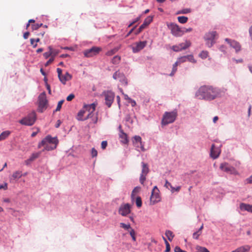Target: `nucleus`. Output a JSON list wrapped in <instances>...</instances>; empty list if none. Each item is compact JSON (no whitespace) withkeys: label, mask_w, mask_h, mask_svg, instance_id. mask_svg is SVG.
Listing matches in <instances>:
<instances>
[{"label":"nucleus","mask_w":252,"mask_h":252,"mask_svg":"<svg viewBox=\"0 0 252 252\" xmlns=\"http://www.w3.org/2000/svg\"><path fill=\"white\" fill-rule=\"evenodd\" d=\"M221 90L217 87L210 85L201 86L195 94V96L200 99L212 100L220 96Z\"/></svg>","instance_id":"f257e3e1"},{"label":"nucleus","mask_w":252,"mask_h":252,"mask_svg":"<svg viewBox=\"0 0 252 252\" xmlns=\"http://www.w3.org/2000/svg\"><path fill=\"white\" fill-rule=\"evenodd\" d=\"M96 105L94 103L84 105L83 108L77 114L76 119L79 121H84L92 119V122L96 124L97 122V113H95Z\"/></svg>","instance_id":"f03ea898"},{"label":"nucleus","mask_w":252,"mask_h":252,"mask_svg":"<svg viewBox=\"0 0 252 252\" xmlns=\"http://www.w3.org/2000/svg\"><path fill=\"white\" fill-rule=\"evenodd\" d=\"M59 143V140L57 137H52L51 135H48L38 144V147L40 148L44 147V150L51 151L55 149Z\"/></svg>","instance_id":"7ed1b4c3"},{"label":"nucleus","mask_w":252,"mask_h":252,"mask_svg":"<svg viewBox=\"0 0 252 252\" xmlns=\"http://www.w3.org/2000/svg\"><path fill=\"white\" fill-rule=\"evenodd\" d=\"M36 119L35 112L33 111L30 113L27 117L19 121V123L26 126H32L34 124Z\"/></svg>","instance_id":"20e7f679"},{"label":"nucleus","mask_w":252,"mask_h":252,"mask_svg":"<svg viewBox=\"0 0 252 252\" xmlns=\"http://www.w3.org/2000/svg\"><path fill=\"white\" fill-rule=\"evenodd\" d=\"M177 117V112L175 111L165 112L162 120V125H166L174 122Z\"/></svg>","instance_id":"39448f33"},{"label":"nucleus","mask_w":252,"mask_h":252,"mask_svg":"<svg viewBox=\"0 0 252 252\" xmlns=\"http://www.w3.org/2000/svg\"><path fill=\"white\" fill-rule=\"evenodd\" d=\"M218 37V33L216 31L209 32L204 36V39L208 47H211L215 43V39Z\"/></svg>","instance_id":"423d86ee"},{"label":"nucleus","mask_w":252,"mask_h":252,"mask_svg":"<svg viewBox=\"0 0 252 252\" xmlns=\"http://www.w3.org/2000/svg\"><path fill=\"white\" fill-rule=\"evenodd\" d=\"M159 193V189L157 186H155L152 190L150 197V205H154L160 201V196Z\"/></svg>","instance_id":"0eeeda50"},{"label":"nucleus","mask_w":252,"mask_h":252,"mask_svg":"<svg viewBox=\"0 0 252 252\" xmlns=\"http://www.w3.org/2000/svg\"><path fill=\"white\" fill-rule=\"evenodd\" d=\"M38 111L42 112L47 107V100L45 93L41 94L38 96Z\"/></svg>","instance_id":"6e6552de"},{"label":"nucleus","mask_w":252,"mask_h":252,"mask_svg":"<svg viewBox=\"0 0 252 252\" xmlns=\"http://www.w3.org/2000/svg\"><path fill=\"white\" fill-rule=\"evenodd\" d=\"M220 168L222 171H224L227 173L234 175H237L238 174V172L234 167L230 166L228 163L226 162L221 163Z\"/></svg>","instance_id":"1a4fd4ad"},{"label":"nucleus","mask_w":252,"mask_h":252,"mask_svg":"<svg viewBox=\"0 0 252 252\" xmlns=\"http://www.w3.org/2000/svg\"><path fill=\"white\" fill-rule=\"evenodd\" d=\"M169 29L171 30V33L177 37L181 36L183 35L182 30L176 24L171 23L168 25Z\"/></svg>","instance_id":"9d476101"},{"label":"nucleus","mask_w":252,"mask_h":252,"mask_svg":"<svg viewBox=\"0 0 252 252\" xmlns=\"http://www.w3.org/2000/svg\"><path fill=\"white\" fill-rule=\"evenodd\" d=\"M101 50L102 49L100 47L94 46L84 51V54L86 57H92L98 54Z\"/></svg>","instance_id":"9b49d317"},{"label":"nucleus","mask_w":252,"mask_h":252,"mask_svg":"<svg viewBox=\"0 0 252 252\" xmlns=\"http://www.w3.org/2000/svg\"><path fill=\"white\" fill-rule=\"evenodd\" d=\"M103 95L105 97L106 105L108 107H110L114 101L115 97L114 94L111 91H106L103 93Z\"/></svg>","instance_id":"f8f14e48"},{"label":"nucleus","mask_w":252,"mask_h":252,"mask_svg":"<svg viewBox=\"0 0 252 252\" xmlns=\"http://www.w3.org/2000/svg\"><path fill=\"white\" fill-rule=\"evenodd\" d=\"M142 172L140 177V182L141 184L143 185L145 181L146 180V177L149 172L148 165L147 163L142 162Z\"/></svg>","instance_id":"ddd939ff"},{"label":"nucleus","mask_w":252,"mask_h":252,"mask_svg":"<svg viewBox=\"0 0 252 252\" xmlns=\"http://www.w3.org/2000/svg\"><path fill=\"white\" fill-rule=\"evenodd\" d=\"M113 78L115 80H118L122 85L126 86L127 84V80L124 74L119 71H116L114 73Z\"/></svg>","instance_id":"4468645a"},{"label":"nucleus","mask_w":252,"mask_h":252,"mask_svg":"<svg viewBox=\"0 0 252 252\" xmlns=\"http://www.w3.org/2000/svg\"><path fill=\"white\" fill-rule=\"evenodd\" d=\"M119 213L123 216H126L130 212V206L129 204H122L119 209Z\"/></svg>","instance_id":"2eb2a0df"},{"label":"nucleus","mask_w":252,"mask_h":252,"mask_svg":"<svg viewBox=\"0 0 252 252\" xmlns=\"http://www.w3.org/2000/svg\"><path fill=\"white\" fill-rule=\"evenodd\" d=\"M147 41H140L136 42L132 46V51L134 53H137L143 49L146 45Z\"/></svg>","instance_id":"dca6fc26"},{"label":"nucleus","mask_w":252,"mask_h":252,"mask_svg":"<svg viewBox=\"0 0 252 252\" xmlns=\"http://www.w3.org/2000/svg\"><path fill=\"white\" fill-rule=\"evenodd\" d=\"M221 152V150L219 148L216 147L214 144L211 146L210 156L213 159L218 158Z\"/></svg>","instance_id":"f3484780"},{"label":"nucleus","mask_w":252,"mask_h":252,"mask_svg":"<svg viewBox=\"0 0 252 252\" xmlns=\"http://www.w3.org/2000/svg\"><path fill=\"white\" fill-rule=\"evenodd\" d=\"M225 40L228 42L231 47L235 49L236 52H238L241 50V46L240 44L234 40H231L228 38H226Z\"/></svg>","instance_id":"a211bd4d"},{"label":"nucleus","mask_w":252,"mask_h":252,"mask_svg":"<svg viewBox=\"0 0 252 252\" xmlns=\"http://www.w3.org/2000/svg\"><path fill=\"white\" fill-rule=\"evenodd\" d=\"M121 126H120L119 128L120 129L119 138L120 141L123 144H127L128 143L127 136L123 130L122 129Z\"/></svg>","instance_id":"6ab92c4d"},{"label":"nucleus","mask_w":252,"mask_h":252,"mask_svg":"<svg viewBox=\"0 0 252 252\" xmlns=\"http://www.w3.org/2000/svg\"><path fill=\"white\" fill-rule=\"evenodd\" d=\"M142 139L140 136H135L133 137V143L134 145L137 148H139V145H137V144H139L140 145V148L141 150L144 151V147L142 144Z\"/></svg>","instance_id":"aec40b11"},{"label":"nucleus","mask_w":252,"mask_h":252,"mask_svg":"<svg viewBox=\"0 0 252 252\" xmlns=\"http://www.w3.org/2000/svg\"><path fill=\"white\" fill-rule=\"evenodd\" d=\"M71 78L72 75L68 72H66L65 74L63 75L59 79L63 84H65L66 82L71 80Z\"/></svg>","instance_id":"412c9836"},{"label":"nucleus","mask_w":252,"mask_h":252,"mask_svg":"<svg viewBox=\"0 0 252 252\" xmlns=\"http://www.w3.org/2000/svg\"><path fill=\"white\" fill-rule=\"evenodd\" d=\"M240 208L242 211H247L252 213V205L242 203L240 205Z\"/></svg>","instance_id":"4be33fe9"},{"label":"nucleus","mask_w":252,"mask_h":252,"mask_svg":"<svg viewBox=\"0 0 252 252\" xmlns=\"http://www.w3.org/2000/svg\"><path fill=\"white\" fill-rule=\"evenodd\" d=\"M22 176V171H16L14 172L12 176L10 177V181H14L20 179Z\"/></svg>","instance_id":"5701e85b"},{"label":"nucleus","mask_w":252,"mask_h":252,"mask_svg":"<svg viewBox=\"0 0 252 252\" xmlns=\"http://www.w3.org/2000/svg\"><path fill=\"white\" fill-rule=\"evenodd\" d=\"M153 21L152 16L147 17L144 20L143 23L140 26L141 29H145Z\"/></svg>","instance_id":"b1692460"},{"label":"nucleus","mask_w":252,"mask_h":252,"mask_svg":"<svg viewBox=\"0 0 252 252\" xmlns=\"http://www.w3.org/2000/svg\"><path fill=\"white\" fill-rule=\"evenodd\" d=\"M250 250V247L249 245H245L237 248L236 252H248Z\"/></svg>","instance_id":"393cba45"},{"label":"nucleus","mask_w":252,"mask_h":252,"mask_svg":"<svg viewBox=\"0 0 252 252\" xmlns=\"http://www.w3.org/2000/svg\"><path fill=\"white\" fill-rule=\"evenodd\" d=\"M191 43L189 41L186 40L185 42L180 43L179 45L181 50H185L190 46Z\"/></svg>","instance_id":"a878e982"},{"label":"nucleus","mask_w":252,"mask_h":252,"mask_svg":"<svg viewBox=\"0 0 252 252\" xmlns=\"http://www.w3.org/2000/svg\"><path fill=\"white\" fill-rule=\"evenodd\" d=\"M203 228V225L202 224L201 226V227H200V228L197 231H196L193 233L192 237H193V239H198L199 236L202 233V230Z\"/></svg>","instance_id":"bb28decb"},{"label":"nucleus","mask_w":252,"mask_h":252,"mask_svg":"<svg viewBox=\"0 0 252 252\" xmlns=\"http://www.w3.org/2000/svg\"><path fill=\"white\" fill-rule=\"evenodd\" d=\"M165 234L170 241H171L174 237L173 232L170 230H166Z\"/></svg>","instance_id":"cd10ccee"},{"label":"nucleus","mask_w":252,"mask_h":252,"mask_svg":"<svg viewBox=\"0 0 252 252\" xmlns=\"http://www.w3.org/2000/svg\"><path fill=\"white\" fill-rule=\"evenodd\" d=\"M10 133V132L8 130L2 132L0 134V141L5 139L9 135Z\"/></svg>","instance_id":"c85d7f7f"},{"label":"nucleus","mask_w":252,"mask_h":252,"mask_svg":"<svg viewBox=\"0 0 252 252\" xmlns=\"http://www.w3.org/2000/svg\"><path fill=\"white\" fill-rule=\"evenodd\" d=\"M177 18L178 21L181 24L187 23L188 20V18L186 16H179Z\"/></svg>","instance_id":"c756f323"},{"label":"nucleus","mask_w":252,"mask_h":252,"mask_svg":"<svg viewBox=\"0 0 252 252\" xmlns=\"http://www.w3.org/2000/svg\"><path fill=\"white\" fill-rule=\"evenodd\" d=\"M39 155H40L39 153H36L32 154V156L30 157V158H29L30 161L32 162V161H33L34 159H35L36 158H38Z\"/></svg>","instance_id":"7c9ffc66"},{"label":"nucleus","mask_w":252,"mask_h":252,"mask_svg":"<svg viewBox=\"0 0 252 252\" xmlns=\"http://www.w3.org/2000/svg\"><path fill=\"white\" fill-rule=\"evenodd\" d=\"M199 56L202 59H205L208 56V52L207 51H202Z\"/></svg>","instance_id":"2f4dec72"},{"label":"nucleus","mask_w":252,"mask_h":252,"mask_svg":"<svg viewBox=\"0 0 252 252\" xmlns=\"http://www.w3.org/2000/svg\"><path fill=\"white\" fill-rule=\"evenodd\" d=\"M120 225L121 227H122L126 230H128L129 229H131V228L130 224H126L123 222H121L120 223Z\"/></svg>","instance_id":"473e14b6"},{"label":"nucleus","mask_w":252,"mask_h":252,"mask_svg":"<svg viewBox=\"0 0 252 252\" xmlns=\"http://www.w3.org/2000/svg\"><path fill=\"white\" fill-rule=\"evenodd\" d=\"M196 249L200 252H210L206 248L199 246H196Z\"/></svg>","instance_id":"72a5a7b5"},{"label":"nucleus","mask_w":252,"mask_h":252,"mask_svg":"<svg viewBox=\"0 0 252 252\" xmlns=\"http://www.w3.org/2000/svg\"><path fill=\"white\" fill-rule=\"evenodd\" d=\"M120 60H121L120 57H119L118 56H116L114 57H113V58L112 59V63L113 64H118L120 62Z\"/></svg>","instance_id":"f704fd0d"},{"label":"nucleus","mask_w":252,"mask_h":252,"mask_svg":"<svg viewBox=\"0 0 252 252\" xmlns=\"http://www.w3.org/2000/svg\"><path fill=\"white\" fill-rule=\"evenodd\" d=\"M118 50V49L117 48H114L110 51H108L106 53V55L107 56H112L113 54H115Z\"/></svg>","instance_id":"c9c22d12"},{"label":"nucleus","mask_w":252,"mask_h":252,"mask_svg":"<svg viewBox=\"0 0 252 252\" xmlns=\"http://www.w3.org/2000/svg\"><path fill=\"white\" fill-rule=\"evenodd\" d=\"M136 206L138 207V208H140L142 206V200H141V198L140 197L138 196V197H137L136 198Z\"/></svg>","instance_id":"e433bc0d"},{"label":"nucleus","mask_w":252,"mask_h":252,"mask_svg":"<svg viewBox=\"0 0 252 252\" xmlns=\"http://www.w3.org/2000/svg\"><path fill=\"white\" fill-rule=\"evenodd\" d=\"M186 57H187V61H189V62L193 63H196V61L194 59L193 55H187V56H186Z\"/></svg>","instance_id":"4c0bfd02"},{"label":"nucleus","mask_w":252,"mask_h":252,"mask_svg":"<svg viewBox=\"0 0 252 252\" xmlns=\"http://www.w3.org/2000/svg\"><path fill=\"white\" fill-rule=\"evenodd\" d=\"M129 234H130L131 237H132V240L134 241H136L135 232L133 229L131 228V229L129 231Z\"/></svg>","instance_id":"58836bf2"},{"label":"nucleus","mask_w":252,"mask_h":252,"mask_svg":"<svg viewBox=\"0 0 252 252\" xmlns=\"http://www.w3.org/2000/svg\"><path fill=\"white\" fill-rule=\"evenodd\" d=\"M42 26V24H35L32 25V28L33 30H36Z\"/></svg>","instance_id":"ea45409f"},{"label":"nucleus","mask_w":252,"mask_h":252,"mask_svg":"<svg viewBox=\"0 0 252 252\" xmlns=\"http://www.w3.org/2000/svg\"><path fill=\"white\" fill-rule=\"evenodd\" d=\"M140 189V187H135L133 189V190L132 191L131 196L133 197L135 195V194H136L137 193H138Z\"/></svg>","instance_id":"a19ab883"},{"label":"nucleus","mask_w":252,"mask_h":252,"mask_svg":"<svg viewBox=\"0 0 252 252\" xmlns=\"http://www.w3.org/2000/svg\"><path fill=\"white\" fill-rule=\"evenodd\" d=\"M191 11L190 9L189 8H185L182 10L180 11H179L177 14H187L190 13Z\"/></svg>","instance_id":"79ce46f5"},{"label":"nucleus","mask_w":252,"mask_h":252,"mask_svg":"<svg viewBox=\"0 0 252 252\" xmlns=\"http://www.w3.org/2000/svg\"><path fill=\"white\" fill-rule=\"evenodd\" d=\"M63 102L64 100H61L60 101H59L57 107L56 109V111H58L60 110Z\"/></svg>","instance_id":"37998d69"},{"label":"nucleus","mask_w":252,"mask_h":252,"mask_svg":"<svg viewBox=\"0 0 252 252\" xmlns=\"http://www.w3.org/2000/svg\"><path fill=\"white\" fill-rule=\"evenodd\" d=\"M91 155L93 158L96 157L97 155V152L96 149L93 148L91 150Z\"/></svg>","instance_id":"c03bdc74"},{"label":"nucleus","mask_w":252,"mask_h":252,"mask_svg":"<svg viewBox=\"0 0 252 252\" xmlns=\"http://www.w3.org/2000/svg\"><path fill=\"white\" fill-rule=\"evenodd\" d=\"M53 54V51H49V52L44 53L43 54V56L45 59H47L50 56H52Z\"/></svg>","instance_id":"a18cd8bd"},{"label":"nucleus","mask_w":252,"mask_h":252,"mask_svg":"<svg viewBox=\"0 0 252 252\" xmlns=\"http://www.w3.org/2000/svg\"><path fill=\"white\" fill-rule=\"evenodd\" d=\"M178 60L180 63H184L187 61L186 56L179 58Z\"/></svg>","instance_id":"49530a36"},{"label":"nucleus","mask_w":252,"mask_h":252,"mask_svg":"<svg viewBox=\"0 0 252 252\" xmlns=\"http://www.w3.org/2000/svg\"><path fill=\"white\" fill-rule=\"evenodd\" d=\"M180 46L178 45H174L171 47V49L175 52H179L181 51L180 48H179Z\"/></svg>","instance_id":"de8ad7c7"},{"label":"nucleus","mask_w":252,"mask_h":252,"mask_svg":"<svg viewBox=\"0 0 252 252\" xmlns=\"http://www.w3.org/2000/svg\"><path fill=\"white\" fill-rule=\"evenodd\" d=\"M166 249L165 252H169L170 251V246L169 243L167 240H165Z\"/></svg>","instance_id":"09e8293b"},{"label":"nucleus","mask_w":252,"mask_h":252,"mask_svg":"<svg viewBox=\"0 0 252 252\" xmlns=\"http://www.w3.org/2000/svg\"><path fill=\"white\" fill-rule=\"evenodd\" d=\"M75 97V95L73 94H70L67 97L66 100L68 101L72 100Z\"/></svg>","instance_id":"8fccbe9b"},{"label":"nucleus","mask_w":252,"mask_h":252,"mask_svg":"<svg viewBox=\"0 0 252 252\" xmlns=\"http://www.w3.org/2000/svg\"><path fill=\"white\" fill-rule=\"evenodd\" d=\"M31 44L32 45L33 48H35L37 47V43L34 44L35 39L33 38H31L30 39Z\"/></svg>","instance_id":"3c124183"},{"label":"nucleus","mask_w":252,"mask_h":252,"mask_svg":"<svg viewBox=\"0 0 252 252\" xmlns=\"http://www.w3.org/2000/svg\"><path fill=\"white\" fill-rule=\"evenodd\" d=\"M107 145V142L106 141H103L101 144V148L104 150L106 148Z\"/></svg>","instance_id":"603ef678"},{"label":"nucleus","mask_w":252,"mask_h":252,"mask_svg":"<svg viewBox=\"0 0 252 252\" xmlns=\"http://www.w3.org/2000/svg\"><path fill=\"white\" fill-rule=\"evenodd\" d=\"M192 31V29L191 28H185L183 30H182V32H183V34L185 33L190 32Z\"/></svg>","instance_id":"864d4df0"},{"label":"nucleus","mask_w":252,"mask_h":252,"mask_svg":"<svg viewBox=\"0 0 252 252\" xmlns=\"http://www.w3.org/2000/svg\"><path fill=\"white\" fill-rule=\"evenodd\" d=\"M174 252H187L185 251H183V250H181V248L178 246H176L174 248Z\"/></svg>","instance_id":"5fc2aeb1"},{"label":"nucleus","mask_w":252,"mask_h":252,"mask_svg":"<svg viewBox=\"0 0 252 252\" xmlns=\"http://www.w3.org/2000/svg\"><path fill=\"white\" fill-rule=\"evenodd\" d=\"M177 70V67H174L173 66V67H172V70L171 72V73L170 74V76H172L174 75V74L175 73V72H176Z\"/></svg>","instance_id":"6e6d98bb"},{"label":"nucleus","mask_w":252,"mask_h":252,"mask_svg":"<svg viewBox=\"0 0 252 252\" xmlns=\"http://www.w3.org/2000/svg\"><path fill=\"white\" fill-rule=\"evenodd\" d=\"M4 189V190H6L7 189V184L5 183L4 184L1 185L0 186V189Z\"/></svg>","instance_id":"4d7b16f0"},{"label":"nucleus","mask_w":252,"mask_h":252,"mask_svg":"<svg viewBox=\"0 0 252 252\" xmlns=\"http://www.w3.org/2000/svg\"><path fill=\"white\" fill-rule=\"evenodd\" d=\"M57 72H58L59 78L60 79V77L63 75H62V70L60 68H57Z\"/></svg>","instance_id":"13d9d810"},{"label":"nucleus","mask_w":252,"mask_h":252,"mask_svg":"<svg viewBox=\"0 0 252 252\" xmlns=\"http://www.w3.org/2000/svg\"><path fill=\"white\" fill-rule=\"evenodd\" d=\"M54 61V58H50L45 63V65L46 66H48L49 64H51Z\"/></svg>","instance_id":"bf43d9fd"},{"label":"nucleus","mask_w":252,"mask_h":252,"mask_svg":"<svg viewBox=\"0 0 252 252\" xmlns=\"http://www.w3.org/2000/svg\"><path fill=\"white\" fill-rule=\"evenodd\" d=\"M164 186L166 187V188H168V186H169L171 188V189H174V187L172 186L171 184L169 182H168L167 180H166Z\"/></svg>","instance_id":"052dcab7"},{"label":"nucleus","mask_w":252,"mask_h":252,"mask_svg":"<svg viewBox=\"0 0 252 252\" xmlns=\"http://www.w3.org/2000/svg\"><path fill=\"white\" fill-rule=\"evenodd\" d=\"M128 101H129V102H130L131 104V106L132 107L136 105V102L135 101L131 99L130 98H128Z\"/></svg>","instance_id":"680f3d73"},{"label":"nucleus","mask_w":252,"mask_h":252,"mask_svg":"<svg viewBox=\"0 0 252 252\" xmlns=\"http://www.w3.org/2000/svg\"><path fill=\"white\" fill-rule=\"evenodd\" d=\"M140 18V17H137V18L135 20H134L132 23H131L129 25L128 27H131L132 25H133L134 24H135L136 22H138V21L139 20Z\"/></svg>","instance_id":"e2e57ef3"},{"label":"nucleus","mask_w":252,"mask_h":252,"mask_svg":"<svg viewBox=\"0 0 252 252\" xmlns=\"http://www.w3.org/2000/svg\"><path fill=\"white\" fill-rule=\"evenodd\" d=\"M30 35L29 32H26L23 35V37L25 39H27Z\"/></svg>","instance_id":"0e129e2a"},{"label":"nucleus","mask_w":252,"mask_h":252,"mask_svg":"<svg viewBox=\"0 0 252 252\" xmlns=\"http://www.w3.org/2000/svg\"><path fill=\"white\" fill-rule=\"evenodd\" d=\"M247 183L252 184V175L248 179H247Z\"/></svg>","instance_id":"69168bd1"},{"label":"nucleus","mask_w":252,"mask_h":252,"mask_svg":"<svg viewBox=\"0 0 252 252\" xmlns=\"http://www.w3.org/2000/svg\"><path fill=\"white\" fill-rule=\"evenodd\" d=\"M181 189V187L180 186L179 187H177L176 188H174L173 189H171V190L172 191H174V190L176 191H179Z\"/></svg>","instance_id":"338daca9"},{"label":"nucleus","mask_w":252,"mask_h":252,"mask_svg":"<svg viewBox=\"0 0 252 252\" xmlns=\"http://www.w3.org/2000/svg\"><path fill=\"white\" fill-rule=\"evenodd\" d=\"M249 32L251 37V39L252 40V26L250 29Z\"/></svg>","instance_id":"774afa93"}]
</instances>
